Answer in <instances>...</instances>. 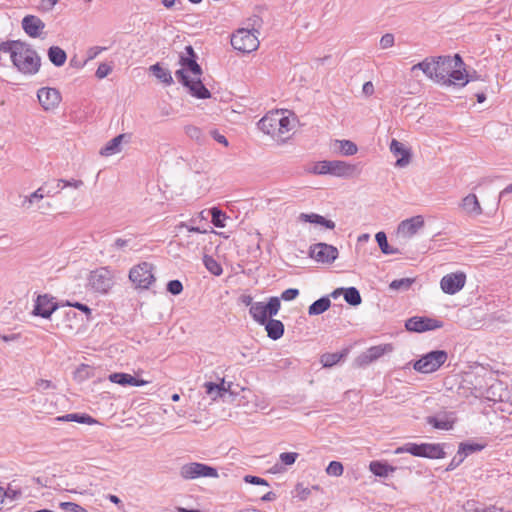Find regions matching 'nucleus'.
<instances>
[{"label": "nucleus", "instance_id": "nucleus-32", "mask_svg": "<svg viewBox=\"0 0 512 512\" xmlns=\"http://www.w3.org/2000/svg\"><path fill=\"white\" fill-rule=\"evenodd\" d=\"M331 301L328 297L324 296L314 301L308 308L309 315H320L330 308Z\"/></svg>", "mask_w": 512, "mask_h": 512}, {"label": "nucleus", "instance_id": "nucleus-10", "mask_svg": "<svg viewBox=\"0 0 512 512\" xmlns=\"http://www.w3.org/2000/svg\"><path fill=\"white\" fill-rule=\"evenodd\" d=\"M175 76L179 82L189 89L192 96L198 99H208L211 97L210 91L202 83L200 76L189 78L184 69L177 70Z\"/></svg>", "mask_w": 512, "mask_h": 512}, {"label": "nucleus", "instance_id": "nucleus-49", "mask_svg": "<svg viewBox=\"0 0 512 512\" xmlns=\"http://www.w3.org/2000/svg\"><path fill=\"white\" fill-rule=\"evenodd\" d=\"M167 291L172 295H179L183 291V285L179 280H171L167 283Z\"/></svg>", "mask_w": 512, "mask_h": 512}, {"label": "nucleus", "instance_id": "nucleus-11", "mask_svg": "<svg viewBox=\"0 0 512 512\" xmlns=\"http://www.w3.org/2000/svg\"><path fill=\"white\" fill-rule=\"evenodd\" d=\"M338 249L327 243H316L310 246L309 256L317 262L331 264L338 257Z\"/></svg>", "mask_w": 512, "mask_h": 512}, {"label": "nucleus", "instance_id": "nucleus-24", "mask_svg": "<svg viewBox=\"0 0 512 512\" xmlns=\"http://www.w3.org/2000/svg\"><path fill=\"white\" fill-rule=\"evenodd\" d=\"M138 247V243L136 241V237L133 235H128L127 237H119L115 239L114 243L111 245V249L113 251H136Z\"/></svg>", "mask_w": 512, "mask_h": 512}, {"label": "nucleus", "instance_id": "nucleus-44", "mask_svg": "<svg viewBox=\"0 0 512 512\" xmlns=\"http://www.w3.org/2000/svg\"><path fill=\"white\" fill-rule=\"evenodd\" d=\"M278 135L281 136L291 130V120L288 116H285L280 112V118L278 120Z\"/></svg>", "mask_w": 512, "mask_h": 512}, {"label": "nucleus", "instance_id": "nucleus-16", "mask_svg": "<svg viewBox=\"0 0 512 512\" xmlns=\"http://www.w3.org/2000/svg\"><path fill=\"white\" fill-rule=\"evenodd\" d=\"M37 97L40 105L46 111L55 109L61 101V94L55 88H40L37 92Z\"/></svg>", "mask_w": 512, "mask_h": 512}, {"label": "nucleus", "instance_id": "nucleus-7", "mask_svg": "<svg viewBox=\"0 0 512 512\" xmlns=\"http://www.w3.org/2000/svg\"><path fill=\"white\" fill-rule=\"evenodd\" d=\"M448 354L444 350H434L418 359L413 368L420 373H432L438 370L447 360Z\"/></svg>", "mask_w": 512, "mask_h": 512}, {"label": "nucleus", "instance_id": "nucleus-13", "mask_svg": "<svg viewBox=\"0 0 512 512\" xmlns=\"http://www.w3.org/2000/svg\"><path fill=\"white\" fill-rule=\"evenodd\" d=\"M442 326L441 321L428 317H411L405 323V327L408 331L418 333L435 330Z\"/></svg>", "mask_w": 512, "mask_h": 512}, {"label": "nucleus", "instance_id": "nucleus-63", "mask_svg": "<svg viewBox=\"0 0 512 512\" xmlns=\"http://www.w3.org/2000/svg\"><path fill=\"white\" fill-rule=\"evenodd\" d=\"M178 227L179 228L185 227L189 232H193V233H207L206 229H201L199 226H194V225L189 226L184 222H181Z\"/></svg>", "mask_w": 512, "mask_h": 512}, {"label": "nucleus", "instance_id": "nucleus-51", "mask_svg": "<svg viewBox=\"0 0 512 512\" xmlns=\"http://www.w3.org/2000/svg\"><path fill=\"white\" fill-rule=\"evenodd\" d=\"M298 453L296 452H283L280 454L279 458L281 462L285 465H292L298 458Z\"/></svg>", "mask_w": 512, "mask_h": 512}, {"label": "nucleus", "instance_id": "nucleus-60", "mask_svg": "<svg viewBox=\"0 0 512 512\" xmlns=\"http://www.w3.org/2000/svg\"><path fill=\"white\" fill-rule=\"evenodd\" d=\"M210 134L212 138L216 140L218 143H221L224 146H228L229 143L227 138L224 135L220 134L217 130H211Z\"/></svg>", "mask_w": 512, "mask_h": 512}, {"label": "nucleus", "instance_id": "nucleus-28", "mask_svg": "<svg viewBox=\"0 0 512 512\" xmlns=\"http://www.w3.org/2000/svg\"><path fill=\"white\" fill-rule=\"evenodd\" d=\"M421 70L429 79L434 81L433 72L436 69V57H427L423 61L412 66L411 71Z\"/></svg>", "mask_w": 512, "mask_h": 512}, {"label": "nucleus", "instance_id": "nucleus-4", "mask_svg": "<svg viewBox=\"0 0 512 512\" xmlns=\"http://www.w3.org/2000/svg\"><path fill=\"white\" fill-rule=\"evenodd\" d=\"M396 454L410 453L416 457H425L430 459H441L445 457V452L441 444L432 443H406L395 450Z\"/></svg>", "mask_w": 512, "mask_h": 512}, {"label": "nucleus", "instance_id": "nucleus-53", "mask_svg": "<svg viewBox=\"0 0 512 512\" xmlns=\"http://www.w3.org/2000/svg\"><path fill=\"white\" fill-rule=\"evenodd\" d=\"M112 71V67L107 63H101L96 70V77L103 79L108 76Z\"/></svg>", "mask_w": 512, "mask_h": 512}, {"label": "nucleus", "instance_id": "nucleus-54", "mask_svg": "<svg viewBox=\"0 0 512 512\" xmlns=\"http://www.w3.org/2000/svg\"><path fill=\"white\" fill-rule=\"evenodd\" d=\"M75 418H73V422L81 423V424H94L96 420L87 414H78L74 413Z\"/></svg>", "mask_w": 512, "mask_h": 512}, {"label": "nucleus", "instance_id": "nucleus-45", "mask_svg": "<svg viewBox=\"0 0 512 512\" xmlns=\"http://www.w3.org/2000/svg\"><path fill=\"white\" fill-rule=\"evenodd\" d=\"M22 41L16 40V41H6L0 43V51L3 53H10V57L12 58L14 55V51L19 48L18 45H22Z\"/></svg>", "mask_w": 512, "mask_h": 512}, {"label": "nucleus", "instance_id": "nucleus-25", "mask_svg": "<svg viewBox=\"0 0 512 512\" xmlns=\"http://www.w3.org/2000/svg\"><path fill=\"white\" fill-rule=\"evenodd\" d=\"M298 218L302 222L322 225L325 228L331 230L334 229L336 226L334 221L326 219L325 217L316 213H301Z\"/></svg>", "mask_w": 512, "mask_h": 512}, {"label": "nucleus", "instance_id": "nucleus-22", "mask_svg": "<svg viewBox=\"0 0 512 512\" xmlns=\"http://www.w3.org/2000/svg\"><path fill=\"white\" fill-rule=\"evenodd\" d=\"M108 379L112 383L119 384L121 386H143L148 383L146 380L137 379L134 376L128 374V373H122V372H115L108 376Z\"/></svg>", "mask_w": 512, "mask_h": 512}, {"label": "nucleus", "instance_id": "nucleus-30", "mask_svg": "<svg viewBox=\"0 0 512 512\" xmlns=\"http://www.w3.org/2000/svg\"><path fill=\"white\" fill-rule=\"evenodd\" d=\"M427 423L432 425L436 429L450 430L453 427L454 420L449 418L448 415L443 416H429L427 417Z\"/></svg>", "mask_w": 512, "mask_h": 512}, {"label": "nucleus", "instance_id": "nucleus-31", "mask_svg": "<svg viewBox=\"0 0 512 512\" xmlns=\"http://www.w3.org/2000/svg\"><path fill=\"white\" fill-rule=\"evenodd\" d=\"M48 58L52 64L57 67H61L67 60V54L59 46H51L48 49Z\"/></svg>", "mask_w": 512, "mask_h": 512}, {"label": "nucleus", "instance_id": "nucleus-27", "mask_svg": "<svg viewBox=\"0 0 512 512\" xmlns=\"http://www.w3.org/2000/svg\"><path fill=\"white\" fill-rule=\"evenodd\" d=\"M267 335L272 340H278L284 334V324L280 320L269 319L264 324Z\"/></svg>", "mask_w": 512, "mask_h": 512}, {"label": "nucleus", "instance_id": "nucleus-19", "mask_svg": "<svg viewBox=\"0 0 512 512\" xmlns=\"http://www.w3.org/2000/svg\"><path fill=\"white\" fill-rule=\"evenodd\" d=\"M21 25L24 32L32 38L40 37L45 28V23L35 15H26Z\"/></svg>", "mask_w": 512, "mask_h": 512}, {"label": "nucleus", "instance_id": "nucleus-43", "mask_svg": "<svg viewBox=\"0 0 512 512\" xmlns=\"http://www.w3.org/2000/svg\"><path fill=\"white\" fill-rule=\"evenodd\" d=\"M207 214H210L211 217H212V223L214 226L218 227V228H223L225 227V219H226V215L225 213L220 210L219 208L217 207H213L212 209H210Z\"/></svg>", "mask_w": 512, "mask_h": 512}, {"label": "nucleus", "instance_id": "nucleus-21", "mask_svg": "<svg viewBox=\"0 0 512 512\" xmlns=\"http://www.w3.org/2000/svg\"><path fill=\"white\" fill-rule=\"evenodd\" d=\"M390 151L395 156L400 155V158L396 161V166L406 167L410 163L411 152L409 149L405 148L403 143L393 139L390 144Z\"/></svg>", "mask_w": 512, "mask_h": 512}, {"label": "nucleus", "instance_id": "nucleus-40", "mask_svg": "<svg viewBox=\"0 0 512 512\" xmlns=\"http://www.w3.org/2000/svg\"><path fill=\"white\" fill-rule=\"evenodd\" d=\"M344 299L351 306H357L362 301L361 295L355 287H349L344 290Z\"/></svg>", "mask_w": 512, "mask_h": 512}, {"label": "nucleus", "instance_id": "nucleus-20", "mask_svg": "<svg viewBox=\"0 0 512 512\" xmlns=\"http://www.w3.org/2000/svg\"><path fill=\"white\" fill-rule=\"evenodd\" d=\"M279 118L280 111L270 112L259 120L258 128L268 135L277 136Z\"/></svg>", "mask_w": 512, "mask_h": 512}, {"label": "nucleus", "instance_id": "nucleus-2", "mask_svg": "<svg viewBox=\"0 0 512 512\" xmlns=\"http://www.w3.org/2000/svg\"><path fill=\"white\" fill-rule=\"evenodd\" d=\"M18 46L12 57L13 65L23 74H36L41 65V58L28 43L23 42Z\"/></svg>", "mask_w": 512, "mask_h": 512}, {"label": "nucleus", "instance_id": "nucleus-62", "mask_svg": "<svg viewBox=\"0 0 512 512\" xmlns=\"http://www.w3.org/2000/svg\"><path fill=\"white\" fill-rule=\"evenodd\" d=\"M61 507L69 512H79L81 509L80 505L73 502H63L61 503Z\"/></svg>", "mask_w": 512, "mask_h": 512}, {"label": "nucleus", "instance_id": "nucleus-39", "mask_svg": "<svg viewBox=\"0 0 512 512\" xmlns=\"http://www.w3.org/2000/svg\"><path fill=\"white\" fill-rule=\"evenodd\" d=\"M414 281V278L395 279L389 284V289L392 291H407L410 289Z\"/></svg>", "mask_w": 512, "mask_h": 512}, {"label": "nucleus", "instance_id": "nucleus-61", "mask_svg": "<svg viewBox=\"0 0 512 512\" xmlns=\"http://www.w3.org/2000/svg\"><path fill=\"white\" fill-rule=\"evenodd\" d=\"M464 460V456H462V454H459V456H455L451 462L449 463V465L447 466L446 470L447 471H452L454 470L457 466H459Z\"/></svg>", "mask_w": 512, "mask_h": 512}, {"label": "nucleus", "instance_id": "nucleus-41", "mask_svg": "<svg viewBox=\"0 0 512 512\" xmlns=\"http://www.w3.org/2000/svg\"><path fill=\"white\" fill-rule=\"evenodd\" d=\"M203 263L206 269L213 275L219 276L222 274L223 270L221 265L212 256L204 255Z\"/></svg>", "mask_w": 512, "mask_h": 512}, {"label": "nucleus", "instance_id": "nucleus-33", "mask_svg": "<svg viewBox=\"0 0 512 512\" xmlns=\"http://www.w3.org/2000/svg\"><path fill=\"white\" fill-rule=\"evenodd\" d=\"M153 75L166 85L173 83V78L168 69L163 68L159 63H156L150 67Z\"/></svg>", "mask_w": 512, "mask_h": 512}, {"label": "nucleus", "instance_id": "nucleus-56", "mask_svg": "<svg viewBox=\"0 0 512 512\" xmlns=\"http://www.w3.org/2000/svg\"><path fill=\"white\" fill-rule=\"evenodd\" d=\"M299 295V290L296 288H289L282 292L281 298L285 301L294 300Z\"/></svg>", "mask_w": 512, "mask_h": 512}, {"label": "nucleus", "instance_id": "nucleus-42", "mask_svg": "<svg viewBox=\"0 0 512 512\" xmlns=\"http://www.w3.org/2000/svg\"><path fill=\"white\" fill-rule=\"evenodd\" d=\"M339 150L346 156H352L357 153L358 148L355 143L350 140H336Z\"/></svg>", "mask_w": 512, "mask_h": 512}, {"label": "nucleus", "instance_id": "nucleus-17", "mask_svg": "<svg viewBox=\"0 0 512 512\" xmlns=\"http://www.w3.org/2000/svg\"><path fill=\"white\" fill-rule=\"evenodd\" d=\"M423 227L424 219L421 215H417L402 221L398 226L397 234L403 239H409Z\"/></svg>", "mask_w": 512, "mask_h": 512}, {"label": "nucleus", "instance_id": "nucleus-55", "mask_svg": "<svg viewBox=\"0 0 512 512\" xmlns=\"http://www.w3.org/2000/svg\"><path fill=\"white\" fill-rule=\"evenodd\" d=\"M393 44H394V36H393V34L386 33L380 39V46L383 49H387L389 47H392Z\"/></svg>", "mask_w": 512, "mask_h": 512}, {"label": "nucleus", "instance_id": "nucleus-3", "mask_svg": "<svg viewBox=\"0 0 512 512\" xmlns=\"http://www.w3.org/2000/svg\"><path fill=\"white\" fill-rule=\"evenodd\" d=\"M356 166L349 164L344 161L332 160V161H319L313 168L312 173L317 175L330 174L336 177L349 178L355 175Z\"/></svg>", "mask_w": 512, "mask_h": 512}, {"label": "nucleus", "instance_id": "nucleus-46", "mask_svg": "<svg viewBox=\"0 0 512 512\" xmlns=\"http://www.w3.org/2000/svg\"><path fill=\"white\" fill-rule=\"evenodd\" d=\"M344 467L339 461H331L326 468V473L330 476L339 477L343 474Z\"/></svg>", "mask_w": 512, "mask_h": 512}, {"label": "nucleus", "instance_id": "nucleus-37", "mask_svg": "<svg viewBox=\"0 0 512 512\" xmlns=\"http://www.w3.org/2000/svg\"><path fill=\"white\" fill-rule=\"evenodd\" d=\"M50 191L45 192L44 187L38 188L35 192H33L31 195L26 196L22 202V207L24 208H30V206L37 201L42 200L45 195H49Z\"/></svg>", "mask_w": 512, "mask_h": 512}, {"label": "nucleus", "instance_id": "nucleus-1", "mask_svg": "<svg viewBox=\"0 0 512 512\" xmlns=\"http://www.w3.org/2000/svg\"><path fill=\"white\" fill-rule=\"evenodd\" d=\"M464 62L459 54L436 57L434 81L444 86L457 85L464 87L468 83L467 76L462 72Z\"/></svg>", "mask_w": 512, "mask_h": 512}, {"label": "nucleus", "instance_id": "nucleus-35", "mask_svg": "<svg viewBox=\"0 0 512 512\" xmlns=\"http://www.w3.org/2000/svg\"><path fill=\"white\" fill-rule=\"evenodd\" d=\"M369 469L374 475L379 477H387L390 473L395 471L394 467L380 461H372L369 465Z\"/></svg>", "mask_w": 512, "mask_h": 512}, {"label": "nucleus", "instance_id": "nucleus-36", "mask_svg": "<svg viewBox=\"0 0 512 512\" xmlns=\"http://www.w3.org/2000/svg\"><path fill=\"white\" fill-rule=\"evenodd\" d=\"M375 239H376L378 246L383 254L392 255V254L399 253V250L397 248H393L389 245L385 232L380 231V232L376 233Z\"/></svg>", "mask_w": 512, "mask_h": 512}, {"label": "nucleus", "instance_id": "nucleus-26", "mask_svg": "<svg viewBox=\"0 0 512 512\" xmlns=\"http://www.w3.org/2000/svg\"><path fill=\"white\" fill-rule=\"evenodd\" d=\"M203 388L211 400H216L227 392L224 379H222L220 383L206 382L204 383Z\"/></svg>", "mask_w": 512, "mask_h": 512}, {"label": "nucleus", "instance_id": "nucleus-64", "mask_svg": "<svg viewBox=\"0 0 512 512\" xmlns=\"http://www.w3.org/2000/svg\"><path fill=\"white\" fill-rule=\"evenodd\" d=\"M5 497L10 499H17L21 495L20 490L13 489L12 487H8L7 490H4Z\"/></svg>", "mask_w": 512, "mask_h": 512}, {"label": "nucleus", "instance_id": "nucleus-34", "mask_svg": "<svg viewBox=\"0 0 512 512\" xmlns=\"http://www.w3.org/2000/svg\"><path fill=\"white\" fill-rule=\"evenodd\" d=\"M123 138L124 135L120 134L111 139L103 148H101L100 154L103 156H111L115 153H118L120 151V146Z\"/></svg>", "mask_w": 512, "mask_h": 512}, {"label": "nucleus", "instance_id": "nucleus-48", "mask_svg": "<svg viewBox=\"0 0 512 512\" xmlns=\"http://www.w3.org/2000/svg\"><path fill=\"white\" fill-rule=\"evenodd\" d=\"M185 133L187 134L188 137H190L191 139L196 140L198 142H200L202 139V132L196 126L187 125L185 127Z\"/></svg>", "mask_w": 512, "mask_h": 512}, {"label": "nucleus", "instance_id": "nucleus-8", "mask_svg": "<svg viewBox=\"0 0 512 512\" xmlns=\"http://www.w3.org/2000/svg\"><path fill=\"white\" fill-rule=\"evenodd\" d=\"M231 45L234 49L250 53L255 51L259 46L257 36L248 29H239L231 36Z\"/></svg>", "mask_w": 512, "mask_h": 512}, {"label": "nucleus", "instance_id": "nucleus-52", "mask_svg": "<svg viewBox=\"0 0 512 512\" xmlns=\"http://www.w3.org/2000/svg\"><path fill=\"white\" fill-rule=\"evenodd\" d=\"M60 184H63V186L61 188L72 187V188L78 189L83 186V181L82 180H74V179H72V180L60 179V180H58V183H57L58 188H60Z\"/></svg>", "mask_w": 512, "mask_h": 512}, {"label": "nucleus", "instance_id": "nucleus-50", "mask_svg": "<svg viewBox=\"0 0 512 512\" xmlns=\"http://www.w3.org/2000/svg\"><path fill=\"white\" fill-rule=\"evenodd\" d=\"M481 448H482V446H480L479 444H464V443H461L460 447H459V450H458V454H464V456H466L469 453L481 450Z\"/></svg>", "mask_w": 512, "mask_h": 512}, {"label": "nucleus", "instance_id": "nucleus-6", "mask_svg": "<svg viewBox=\"0 0 512 512\" xmlns=\"http://www.w3.org/2000/svg\"><path fill=\"white\" fill-rule=\"evenodd\" d=\"M153 265L149 262H141L133 266L129 271V279L139 289H149L155 282Z\"/></svg>", "mask_w": 512, "mask_h": 512}, {"label": "nucleus", "instance_id": "nucleus-23", "mask_svg": "<svg viewBox=\"0 0 512 512\" xmlns=\"http://www.w3.org/2000/svg\"><path fill=\"white\" fill-rule=\"evenodd\" d=\"M461 207L470 216L476 217L482 214V208L475 194H468L464 197Z\"/></svg>", "mask_w": 512, "mask_h": 512}, {"label": "nucleus", "instance_id": "nucleus-38", "mask_svg": "<svg viewBox=\"0 0 512 512\" xmlns=\"http://www.w3.org/2000/svg\"><path fill=\"white\" fill-rule=\"evenodd\" d=\"M346 354V350L342 353H325L321 356L320 362L322 363L323 367H332L337 364Z\"/></svg>", "mask_w": 512, "mask_h": 512}, {"label": "nucleus", "instance_id": "nucleus-14", "mask_svg": "<svg viewBox=\"0 0 512 512\" xmlns=\"http://www.w3.org/2000/svg\"><path fill=\"white\" fill-rule=\"evenodd\" d=\"M57 308L54 297L48 294L39 295L35 301L33 315L48 319Z\"/></svg>", "mask_w": 512, "mask_h": 512}, {"label": "nucleus", "instance_id": "nucleus-29", "mask_svg": "<svg viewBox=\"0 0 512 512\" xmlns=\"http://www.w3.org/2000/svg\"><path fill=\"white\" fill-rule=\"evenodd\" d=\"M249 312L253 319L261 325H264L268 320L266 305L262 302H255L250 307Z\"/></svg>", "mask_w": 512, "mask_h": 512}, {"label": "nucleus", "instance_id": "nucleus-15", "mask_svg": "<svg viewBox=\"0 0 512 512\" xmlns=\"http://www.w3.org/2000/svg\"><path fill=\"white\" fill-rule=\"evenodd\" d=\"M465 282L466 275L464 273H450L441 279L440 286L444 293L453 295L464 287Z\"/></svg>", "mask_w": 512, "mask_h": 512}, {"label": "nucleus", "instance_id": "nucleus-47", "mask_svg": "<svg viewBox=\"0 0 512 512\" xmlns=\"http://www.w3.org/2000/svg\"><path fill=\"white\" fill-rule=\"evenodd\" d=\"M265 305L268 316L272 317L278 314L281 303L278 297H271Z\"/></svg>", "mask_w": 512, "mask_h": 512}, {"label": "nucleus", "instance_id": "nucleus-9", "mask_svg": "<svg viewBox=\"0 0 512 512\" xmlns=\"http://www.w3.org/2000/svg\"><path fill=\"white\" fill-rule=\"evenodd\" d=\"M88 284L95 292L105 294L114 285L113 274L108 268L101 267L90 273Z\"/></svg>", "mask_w": 512, "mask_h": 512}, {"label": "nucleus", "instance_id": "nucleus-58", "mask_svg": "<svg viewBox=\"0 0 512 512\" xmlns=\"http://www.w3.org/2000/svg\"><path fill=\"white\" fill-rule=\"evenodd\" d=\"M105 49H106L105 47H100V46H94V47L89 48L88 51H87L86 62L96 58Z\"/></svg>", "mask_w": 512, "mask_h": 512}, {"label": "nucleus", "instance_id": "nucleus-5", "mask_svg": "<svg viewBox=\"0 0 512 512\" xmlns=\"http://www.w3.org/2000/svg\"><path fill=\"white\" fill-rule=\"evenodd\" d=\"M179 476L186 481L199 479L202 477L218 478L219 474L216 468L199 462H189L179 468Z\"/></svg>", "mask_w": 512, "mask_h": 512}, {"label": "nucleus", "instance_id": "nucleus-59", "mask_svg": "<svg viewBox=\"0 0 512 512\" xmlns=\"http://www.w3.org/2000/svg\"><path fill=\"white\" fill-rule=\"evenodd\" d=\"M296 491H297V496L301 500H305L310 495L309 488L304 487L302 484H297Z\"/></svg>", "mask_w": 512, "mask_h": 512}, {"label": "nucleus", "instance_id": "nucleus-57", "mask_svg": "<svg viewBox=\"0 0 512 512\" xmlns=\"http://www.w3.org/2000/svg\"><path fill=\"white\" fill-rule=\"evenodd\" d=\"M244 481L246 483H250V484H254V485H266V486H268V482L265 479L260 478L258 476L246 475L244 477Z\"/></svg>", "mask_w": 512, "mask_h": 512}, {"label": "nucleus", "instance_id": "nucleus-18", "mask_svg": "<svg viewBox=\"0 0 512 512\" xmlns=\"http://www.w3.org/2000/svg\"><path fill=\"white\" fill-rule=\"evenodd\" d=\"M197 55L194 52L192 46L185 47V53L180 55L179 63L182 66V69L191 72L193 76L198 77L202 74V68L196 61Z\"/></svg>", "mask_w": 512, "mask_h": 512}, {"label": "nucleus", "instance_id": "nucleus-12", "mask_svg": "<svg viewBox=\"0 0 512 512\" xmlns=\"http://www.w3.org/2000/svg\"><path fill=\"white\" fill-rule=\"evenodd\" d=\"M392 350L391 344L372 346L355 359V364L358 367L366 366Z\"/></svg>", "mask_w": 512, "mask_h": 512}]
</instances>
